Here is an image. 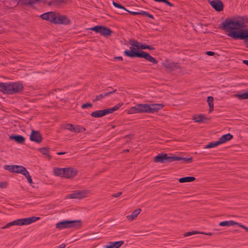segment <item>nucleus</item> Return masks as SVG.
I'll return each mask as SVG.
<instances>
[{
    "instance_id": "obj_1",
    "label": "nucleus",
    "mask_w": 248,
    "mask_h": 248,
    "mask_svg": "<svg viewBox=\"0 0 248 248\" xmlns=\"http://www.w3.org/2000/svg\"><path fill=\"white\" fill-rule=\"evenodd\" d=\"M245 27V22L242 20L226 18L220 25L219 28L228 32V35L232 38L244 40L248 47V30L243 29Z\"/></svg>"
},
{
    "instance_id": "obj_2",
    "label": "nucleus",
    "mask_w": 248,
    "mask_h": 248,
    "mask_svg": "<svg viewBox=\"0 0 248 248\" xmlns=\"http://www.w3.org/2000/svg\"><path fill=\"white\" fill-rule=\"evenodd\" d=\"M134 46H130V50H125L124 51V54L130 58H144L153 64L157 63V61L149 53L141 50L136 49Z\"/></svg>"
},
{
    "instance_id": "obj_3",
    "label": "nucleus",
    "mask_w": 248,
    "mask_h": 248,
    "mask_svg": "<svg viewBox=\"0 0 248 248\" xmlns=\"http://www.w3.org/2000/svg\"><path fill=\"white\" fill-rule=\"evenodd\" d=\"M174 161H183L186 163H190L192 161V157L186 158L174 155H169L166 153H161L155 156L154 159L155 162L161 163H170Z\"/></svg>"
},
{
    "instance_id": "obj_4",
    "label": "nucleus",
    "mask_w": 248,
    "mask_h": 248,
    "mask_svg": "<svg viewBox=\"0 0 248 248\" xmlns=\"http://www.w3.org/2000/svg\"><path fill=\"white\" fill-rule=\"evenodd\" d=\"M123 105V103H119L112 107L105 109L96 110L92 112L91 115L95 118L103 117L109 113H111L114 111L118 110Z\"/></svg>"
},
{
    "instance_id": "obj_5",
    "label": "nucleus",
    "mask_w": 248,
    "mask_h": 248,
    "mask_svg": "<svg viewBox=\"0 0 248 248\" xmlns=\"http://www.w3.org/2000/svg\"><path fill=\"white\" fill-rule=\"evenodd\" d=\"M81 222L78 220H64L58 222L56 225V227L58 229H63L72 227H80Z\"/></svg>"
},
{
    "instance_id": "obj_6",
    "label": "nucleus",
    "mask_w": 248,
    "mask_h": 248,
    "mask_svg": "<svg viewBox=\"0 0 248 248\" xmlns=\"http://www.w3.org/2000/svg\"><path fill=\"white\" fill-rule=\"evenodd\" d=\"M149 104H138L128 109L127 110V113L134 114L143 112L149 113Z\"/></svg>"
},
{
    "instance_id": "obj_7",
    "label": "nucleus",
    "mask_w": 248,
    "mask_h": 248,
    "mask_svg": "<svg viewBox=\"0 0 248 248\" xmlns=\"http://www.w3.org/2000/svg\"><path fill=\"white\" fill-rule=\"evenodd\" d=\"M40 219V217H32L27 218L18 219L14 221L15 225H26L30 224Z\"/></svg>"
},
{
    "instance_id": "obj_8",
    "label": "nucleus",
    "mask_w": 248,
    "mask_h": 248,
    "mask_svg": "<svg viewBox=\"0 0 248 248\" xmlns=\"http://www.w3.org/2000/svg\"><path fill=\"white\" fill-rule=\"evenodd\" d=\"M90 29L97 33H100L104 36H110L112 33V31L109 28L103 26H95Z\"/></svg>"
},
{
    "instance_id": "obj_9",
    "label": "nucleus",
    "mask_w": 248,
    "mask_h": 248,
    "mask_svg": "<svg viewBox=\"0 0 248 248\" xmlns=\"http://www.w3.org/2000/svg\"><path fill=\"white\" fill-rule=\"evenodd\" d=\"M57 16V12H49L42 14L40 17L52 23L56 24Z\"/></svg>"
},
{
    "instance_id": "obj_10",
    "label": "nucleus",
    "mask_w": 248,
    "mask_h": 248,
    "mask_svg": "<svg viewBox=\"0 0 248 248\" xmlns=\"http://www.w3.org/2000/svg\"><path fill=\"white\" fill-rule=\"evenodd\" d=\"M11 94L21 92L23 90L22 84L19 82H10Z\"/></svg>"
},
{
    "instance_id": "obj_11",
    "label": "nucleus",
    "mask_w": 248,
    "mask_h": 248,
    "mask_svg": "<svg viewBox=\"0 0 248 248\" xmlns=\"http://www.w3.org/2000/svg\"><path fill=\"white\" fill-rule=\"evenodd\" d=\"M162 65L170 72L174 71L175 69L180 68V66L178 63L170 62L168 60H166L162 63Z\"/></svg>"
},
{
    "instance_id": "obj_12",
    "label": "nucleus",
    "mask_w": 248,
    "mask_h": 248,
    "mask_svg": "<svg viewBox=\"0 0 248 248\" xmlns=\"http://www.w3.org/2000/svg\"><path fill=\"white\" fill-rule=\"evenodd\" d=\"M78 170L71 167L64 168L63 177L65 178H72L77 175Z\"/></svg>"
},
{
    "instance_id": "obj_13",
    "label": "nucleus",
    "mask_w": 248,
    "mask_h": 248,
    "mask_svg": "<svg viewBox=\"0 0 248 248\" xmlns=\"http://www.w3.org/2000/svg\"><path fill=\"white\" fill-rule=\"evenodd\" d=\"M30 140L36 143H41L43 140V138L39 131L32 130L30 135Z\"/></svg>"
},
{
    "instance_id": "obj_14",
    "label": "nucleus",
    "mask_w": 248,
    "mask_h": 248,
    "mask_svg": "<svg viewBox=\"0 0 248 248\" xmlns=\"http://www.w3.org/2000/svg\"><path fill=\"white\" fill-rule=\"evenodd\" d=\"M70 23L71 20L66 16L61 15L57 13L55 24L69 25Z\"/></svg>"
},
{
    "instance_id": "obj_15",
    "label": "nucleus",
    "mask_w": 248,
    "mask_h": 248,
    "mask_svg": "<svg viewBox=\"0 0 248 248\" xmlns=\"http://www.w3.org/2000/svg\"><path fill=\"white\" fill-rule=\"evenodd\" d=\"M210 5L212 7L217 11L220 12L223 11V3L220 0H214L211 1L210 2Z\"/></svg>"
},
{
    "instance_id": "obj_16",
    "label": "nucleus",
    "mask_w": 248,
    "mask_h": 248,
    "mask_svg": "<svg viewBox=\"0 0 248 248\" xmlns=\"http://www.w3.org/2000/svg\"><path fill=\"white\" fill-rule=\"evenodd\" d=\"M64 128L72 132H80L85 130V128L79 125H74L73 124H66L64 126Z\"/></svg>"
},
{
    "instance_id": "obj_17",
    "label": "nucleus",
    "mask_w": 248,
    "mask_h": 248,
    "mask_svg": "<svg viewBox=\"0 0 248 248\" xmlns=\"http://www.w3.org/2000/svg\"><path fill=\"white\" fill-rule=\"evenodd\" d=\"M87 193L86 191H79L69 194L67 198L70 199H81L85 197Z\"/></svg>"
},
{
    "instance_id": "obj_18",
    "label": "nucleus",
    "mask_w": 248,
    "mask_h": 248,
    "mask_svg": "<svg viewBox=\"0 0 248 248\" xmlns=\"http://www.w3.org/2000/svg\"><path fill=\"white\" fill-rule=\"evenodd\" d=\"M45 0H20V4L24 6L30 5L31 6L37 3H40L42 2L45 3Z\"/></svg>"
},
{
    "instance_id": "obj_19",
    "label": "nucleus",
    "mask_w": 248,
    "mask_h": 248,
    "mask_svg": "<svg viewBox=\"0 0 248 248\" xmlns=\"http://www.w3.org/2000/svg\"><path fill=\"white\" fill-rule=\"evenodd\" d=\"M164 105L162 104H149V113H154L158 112L159 110L161 109Z\"/></svg>"
},
{
    "instance_id": "obj_20",
    "label": "nucleus",
    "mask_w": 248,
    "mask_h": 248,
    "mask_svg": "<svg viewBox=\"0 0 248 248\" xmlns=\"http://www.w3.org/2000/svg\"><path fill=\"white\" fill-rule=\"evenodd\" d=\"M0 92L7 94H11L10 84L9 83H0Z\"/></svg>"
},
{
    "instance_id": "obj_21",
    "label": "nucleus",
    "mask_w": 248,
    "mask_h": 248,
    "mask_svg": "<svg viewBox=\"0 0 248 248\" xmlns=\"http://www.w3.org/2000/svg\"><path fill=\"white\" fill-rule=\"evenodd\" d=\"M210 119L209 118L205 117V115L203 114H200L197 117H194L192 118V120H194L195 122L199 123H205L209 121Z\"/></svg>"
},
{
    "instance_id": "obj_22",
    "label": "nucleus",
    "mask_w": 248,
    "mask_h": 248,
    "mask_svg": "<svg viewBox=\"0 0 248 248\" xmlns=\"http://www.w3.org/2000/svg\"><path fill=\"white\" fill-rule=\"evenodd\" d=\"M10 140H14L17 143L19 144H22L25 140V138L21 135H12L9 137Z\"/></svg>"
},
{
    "instance_id": "obj_23",
    "label": "nucleus",
    "mask_w": 248,
    "mask_h": 248,
    "mask_svg": "<svg viewBox=\"0 0 248 248\" xmlns=\"http://www.w3.org/2000/svg\"><path fill=\"white\" fill-rule=\"evenodd\" d=\"M124 244V241L116 242H109L108 245L106 246V248H119Z\"/></svg>"
},
{
    "instance_id": "obj_24",
    "label": "nucleus",
    "mask_w": 248,
    "mask_h": 248,
    "mask_svg": "<svg viewBox=\"0 0 248 248\" xmlns=\"http://www.w3.org/2000/svg\"><path fill=\"white\" fill-rule=\"evenodd\" d=\"M116 91H117V90L115 89V90H114L111 91H108V92L105 93L104 94H99L98 95H96V96H95V98L93 100V102H95L96 101L100 100L101 99H102L103 98H104V97H105L106 96H108L109 95L115 93Z\"/></svg>"
},
{
    "instance_id": "obj_25",
    "label": "nucleus",
    "mask_w": 248,
    "mask_h": 248,
    "mask_svg": "<svg viewBox=\"0 0 248 248\" xmlns=\"http://www.w3.org/2000/svg\"><path fill=\"white\" fill-rule=\"evenodd\" d=\"M233 138V136L230 134H226L221 136L218 140L220 144L225 143L228 141L231 140Z\"/></svg>"
},
{
    "instance_id": "obj_26",
    "label": "nucleus",
    "mask_w": 248,
    "mask_h": 248,
    "mask_svg": "<svg viewBox=\"0 0 248 248\" xmlns=\"http://www.w3.org/2000/svg\"><path fill=\"white\" fill-rule=\"evenodd\" d=\"M141 211V209L140 208H138L137 209L135 210L131 215H127L126 217V218L130 221L133 220L137 216L140 214Z\"/></svg>"
},
{
    "instance_id": "obj_27",
    "label": "nucleus",
    "mask_w": 248,
    "mask_h": 248,
    "mask_svg": "<svg viewBox=\"0 0 248 248\" xmlns=\"http://www.w3.org/2000/svg\"><path fill=\"white\" fill-rule=\"evenodd\" d=\"M196 178L193 176H187L182 177L179 179V182L181 183L190 182L195 181Z\"/></svg>"
},
{
    "instance_id": "obj_28",
    "label": "nucleus",
    "mask_w": 248,
    "mask_h": 248,
    "mask_svg": "<svg viewBox=\"0 0 248 248\" xmlns=\"http://www.w3.org/2000/svg\"><path fill=\"white\" fill-rule=\"evenodd\" d=\"M237 222L233 220L224 221L220 222L219 223L220 226H231L234 225H236Z\"/></svg>"
},
{
    "instance_id": "obj_29",
    "label": "nucleus",
    "mask_w": 248,
    "mask_h": 248,
    "mask_svg": "<svg viewBox=\"0 0 248 248\" xmlns=\"http://www.w3.org/2000/svg\"><path fill=\"white\" fill-rule=\"evenodd\" d=\"M207 101L208 102L209 107V112H212L214 109V98L212 96H208L207 97Z\"/></svg>"
},
{
    "instance_id": "obj_30",
    "label": "nucleus",
    "mask_w": 248,
    "mask_h": 248,
    "mask_svg": "<svg viewBox=\"0 0 248 248\" xmlns=\"http://www.w3.org/2000/svg\"><path fill=\"white\" fill-rule=\"evenodd\" d=\"M64 168H55L54 170V174L56 176L63 177Z\"/></svg>"
},
{
    "instance_id": "obj_31",
    "label": "nucleus",
    "mask_w": 248,
    "mask_h": 248,
    "mask_svg": "<svg viewBox=\"0 0 248 248\" xmlns=\"http://www.w3.org/2000/svg\"><path fill=\"white\" fill-rule=\"evenodd\" d=\"M50 148L49 147H43L39 149V151L43 155H47L49 159H50L51 156L49 155V151Z\"/></svg>"
},
{
    "instance_id": "obj_32",
    "label": "nucleus",
    "mask_w": 248,
    "mask_h": 248,
    "mask_svg": "<svg viewBox=\"0 0 248 248\" xmlns=\"http://www.w3.org/2000/svg\"><path fill=\"white\" fill-rule=\"evenodd\" d=\"M235 97H237L239 99H248V91L239 94H236L234 95Z\"/></svg>"
},
{
    "instance_id": "obj_33",
    "label": "nucleus",
    "mask_w": 248,
    "mask_h": 248,
    "mask_svg": "<svg viewBox=\"0 0 248 248\" xmlns=\"http://www.w3.org/2000/svg\"><path fill=\"white\" fill-rule=\"evenodd\" d=\"M220 144H221L219 142V140H217L215 142H212L209 143L208 144L206 145L204 147V149L214 148V147H215Z\"/></svg>"
},
{
    "instance_id": "obj_34",
    "label": "nucleus",
    "mask_w": 248,
    "mask_h": 248,
    "mask_svg": "<svg viewBox=\"0 0 248 248\" xmlns=\"http://www.w3.org/2000/svg\"><path fill=\"white\" fill-rule=\"evenodd\" d=\"M16 165H4V169L6 170H8L11 172L15 173Z\"/></svg>"
},
{
    "instance_id": "obj_35",
    "label": "nucleus",
    "mask_w": 248,
    "mask_h": 248,
    "mask_svg": "<svg viewBox=\"0 0 248 248\" xmlns=\"http://www.w3.org/2000/svg\"><path fill=\"white\" fill-rule=\"evenodd\" d=\"M112 4L114 7H115L116 8H118L121 9L123 11H128V10H127L124 6H123L122 5H121L120 3H118L115 1H113Z\"/></svg>"
},
{
    "instance_id": "obj_36",
    "label": "nucleus",
    "mask_w": 248,
    "mask_h": 248,
    "mask_svg": "<svg viewBox=\"0 0 248 248\" xmlns=\"http://www.w3.org/2000/svg\"><path fill=\"white\" fill-rule=\"evenodd\" d=\"M15 167V173H20L21 174L22 173L24 168H25L23 166L19 165H16Z\"/></svg>"
},
{
    "instance_id": "obj_37",
    "label": "nucleus",
    "mask_w": 248,
    "mask_h": 248,
    "mask_svg": "<svg viewBox=\"0 0 248 248\" xmlns=\"http://www.w3.org/2000/svg\"><path fill=\"white\" fill-rule=\"evenodd\" d=\"M140 48L142 49H148L149 50H154L155 49L154 47L151 46H149L145 44H141L140 46Z\"/></svg>"
},
{
    "instance_id": "obj_38",
    "label": "nucleus",
    "mask_w": 248,
    "mask_h": 248,
    "mask_svg": "<svg viewBox=\"0 0 248 248\" xmlns=\"http://www.w3.org/2000/svg\"><path fill=\"white\" fill-rule=\"evenodd\" d=\"M199 233H200V232H197V231L188 232H185L184 234V236L186 237V236H190L193 234H199Z\"/></svg>"
},
{
    "instance_id": "obj_39",
    "label": "nucleus",
    "mask_w": 248,
    "mask_h": 248,
    "mask_svg": "<svg viewBox=\"0 0 248 248\" xmlns=\"http://www.w3.org/2000/svg\"><path fill=\"white\" fill-rule=\"evenodd\" d=\"M130 42H131V44L133 46H134L137 47L138 49L140 48V43L138 41H137L135 40H131Z\"/></svg>"
},
{
    "instance_id": "obj_40",
    "label": "nucleus",
    "mask_w": 248,
    "mask_h": 248,
    "mask_svg": "<svg viewBox=\"0 0 248 248\" xmlns=\"http://www.w3.org/2000/svg\"><path fill=\"white\" fill-rule=\"evenodd\" d=\"M157 2H164L166 3L167 5H169L170 7L174 6V5L172 3L169 1L168 0H158Z\"/></svg>"
},
{
    "instance_id": "obj_41",
    "label": "nucleus",
    "mask_w": 248,
    "mask_h": 248,
    "mask_svg": "<svg viewBox=\"0 0 248 248\" xmlns=\"http://www.w3.org/2000/svg\"><path fill=\"white\" fill-rule=\"evenodd\" d=\"M142 15L148 16L152 19H154V17L153 15H151L150 14L146 11H142Z\"/></svg>"
},
{
    "instance_id": "obj_42",
    "label": "nucleus",
    "mask_w": 248,
    "mask_h": 248,
    "mask_svg": "<svg viewBox=\"0 0 248 248\" xmlns=\"http://www.w3.org/2000/svg\"><path fill=\"white\" fill-rule=\"evenodd\" d=\"M12 225H14V221L7 223L6 225H5L3 227H2L1 228V229H7V228L10 227V226H11Z\"/></svg>"
},
{
    "instance_id": "obj_43",
    "label": "nucleus",
    "mask_w": 248,
    "mask_h": 248,
    "mask_svg": "<svg viewBox=\"0 0 248 248\" xmlns=\"http://www.w3.org/2000/svg\"><path fill=\"white\" fill-rule=\"evenodd\" d=\"M92 106H93V105L91 103H85V104H83L81 106V108H86L87 107L91 108V107H92Z\"/></svg>"
},
{
    "instance_id": "obj_44",
    "label": "nucleus",
    "mask_w": 248,
    "mask_h": 248,
    "mask_svg": "<svg viewBox=\"0 0 248 248\" xmlns=\"http://www.w3.org/2000/svg\"><path fill=\"white\" fill-rule=\"evenodd\" d=\"M22 174H23V175H24L26 178V177H29V176H30V174L29 173V172H28V171L27 170V169L25 168H24V170L22 173Z\"/></svg>"
},
{
    "instance_id": "obj_45",
    "label": "nucleus",
    "mask_w": 248,
    "mask_h": 248,
    "mask_svg": "<svg viewBox=\"0 0 248 248\" xmlns=\"http://www.w3.org/2000/svg\"><path fill=\"white\" fill-rule=\"evenodd\" d=\"M142 11H141L138 12H131V11H129L128 10V11H127V12L129 13L132 15L136 16V15H142Z\"/></svg>"
},
{
    "instance_id": "obj_46",
    "label": "nucleus",
    "mask_w": 248,
    "mask_h": 248,
    "mask_svg": "<svg viewBox=\"0 0 248 248\" xmlns=\"http://www.w3.org/2000/svg\"><path fill=\"white\" fill-rule=\"evenodd\" d=\"M236 225L245 229L246 232H248V228L247 227L245 226V225H242V224L238 223V222H237Z\"/></svg>"
},
{
    "instance_id": "obj_47",
    "label": "nucleus",
    "mask_w": 248,
    "mask_h": 248,
    "mask_svg": "<svg viewBox=\"0 0 248 248\" xmlns=\"http://www.w3.org/2000/svg\"><path fill=\"white\" fill-rule=\"evenodd\" d=\"M63 2V0H54L53 1L54 5H58Z\"/></svg>"
},
{
    "instance_id": "obj_48",
    "label": "nucleus",
    "mask_w": 248,
    "mask_h": 248,
    "mask_svg": "<svg viewBox=\"0 0 248 248\" xmlns=\"http://www.w3.org/2000/svg\"><path fill=\"white\" fill-rule=\"evenodd\" d=\"M7 186V184L6 182H1L0 183V187L3 188H6Z\"/></svg>"
},
{
    "instance_id": "obj_49",
    "label": "nucleus",
    "mask_w": 248,
    "mask_h": 248,
    "mask_svg": "<svg viewBox=\"0 0 248 248\" xmlns=\"http://www.w3.org/2000/svg\"><path fill=\"white\" fill-rule=\"evenodd\" d=\"M122 193L121 192H118L117 193H115L112 195V197L117 198L122 195Z\"/></svg>"
},
{
    "instance_id": "obj_50",
    "label": "nucleus",
    "mask_w": 248,
    "mask_h": 248,
    "mask_svg": "<svg viewBox=\"0 0 248 248\" xmlns=\"http://www.w3.org/2000/svg\"><path fill=\"white\" fill-rule=\"evenodd\" d=\"M206 54L208 56H213L215 55V52L213 51H207Z\"/></svg>"
},
{
    "instance_id": "obj_51",
    "label": "nucleus",
    "mask_w": 248,
    "mask_h": 248,
    "mask_svg": "<svg viewBox=\"0 0 248 248\" xmlns=\"http://www.w3.org/2000/svg\"><path fill=\"white\" fill-rule=\"evenodd\" d=\"M26 178L27 179L28 181L30 184H32L33 182L31 175L29 176V177H26Z\"/></svg>"
},
{
    "instance_id": "obj_52",
    "label": "nucleus",
    "mask_w": 248,
    "mask_h": 248,
    "mask_svg": "<svg viewBox=\"0 0 248 248\" xmlns=\"http://www.w3.org/2000/svg\"><path fill=\"white\" fill-rule=\"evenodd\" d=\"M114 59L118 60H120V61H122L123 60V58L121 56L116 57L114 58Z\"/></svg>"
},
{
    "instance_id": "obj_53",
    "label": "nucleus",
    "mask_w": 248,
    "mask_h": 248,
    "mask_svg": "<svg viewBox=\"0 0 248 248\" xmlns=\"http://www.w3.org/2000/svg\"><path fill=\"white\" fill-rule=\"evenodd\" d=\"M124 11H123V10H122L121 9H120V10H119V12L118 13L119 14L123 15V14H124Z\"/></svg>"
},
{
    "instance_id": "obj_54",
    "label": "nucleus",
    "mask_w": 248,
    "mask_h": 248,
    "mask_svg": "<svg viewBox=\"0 0 248 248\" xmlns=\"http://www.w3.org/2000/svg\"><path fill=\"white\" fill-rule=\"evenodd\" d=\"M65 248V245L64 244H62L59 246V247L58 248Z\"/></svg>"
},
{
    "instance_id": "obj_55",
    "label": "nucleus",
    "mask_w": 248,
    "mask_h": 248,
    "mask_svg": "<svg viewBox=\"0 0 248 248\" xmlns=\"http://www.w3.org/2000/svg\"><path fill=\"white\" fill-rule=\"evenodd\" d=\"M243 63L248 66V60H243Z\"/></svg>"
},
{
    "instance_id": "obj_56",
    "label": "nucleus",
    "mask_w": 248,
    "mask_h": 248,
    "mask_svg": "<svg viewBox=\"0 0 248 248\" xmlns=\"http://www.w3.org/2000/svg\"><path fill=\"white\" fill-rule=\"evenodd\" d=\"M65 154V152H58L57 153V154L58 155H64Z\"/></svg>"
},
{
    "instance_id": "obj_57",
    "label": "nucleus",
    "mask_w": 248,
    "mask_h": 248,
    "mask_svg": "<svg viewBox=\"0 0 248 248\" xmlns=\"http://www.w3.org/2000/svg\"><path fill=\"white\" fill-rule=\"evenodd\" d=\"M98 235H99V233H98V232H96V233H95V235H93V236H91V238H93V237H94L98 236Z\"/></svg>"
},
{
    "instance_id": "obj_58",
    "label": "nucleus",
    "mask_w": 248,
    "mask_h": 248,
    "mask_svg": "<svg viewBox=\"0 0 248 248\" xmlns=\"http://www.w3.org/2000/svg\"><path fill=\"white\" fill-rule=\"evenodd\" d=\"M200 233L204 234V233H203V232H200ZM205 234H206L207 235H212V233L209 232V233H205Z\"/></svg>"
},
{
    "instance_id": "obj_59",
    "label": "nucleus",
    "mask_w": 248,
    "mask_h": 248,
    "mask_svg": "<svg viewBox=\"0 0 248 248\" xmlns=\"http://www.w3.org/2000/svg\"><path fill=\"white\" fill-rule=\"evenodd\" d=\"M51 4H53V1H52V2H49L48 3V5H51Z\"/></svg>"
},
{
    "instance_id": "obj_60",
    "label": "nucleus",
    "mask_w": 248,
    "mask_h": 248,
    "mask_svg": "<svg viewBox=\"0 0 248 248\" xmlns=\"http://www.w3.org/2000/svg\"><path fill=\"white\" fill-rule=\"evenodd\" d=\"M124 152H129V150L128 149H126V150H124Z\"/></svg>"
},
{
    "instance_id": "obj_61",
    "label": "nucleus",
    "mask_w": 248,
    "mask_h": 248,
    "mask_svg": "<svg viewBox=\"0 0 248 248\" xmlns=\"http://www.w3.org/2000/svg\"><path fill=\"white\" fill-rule=\"evenodd\" d=\"M234 232H238V230H234Z\"/></svg>"
},
{
    "instance_id": "obj_62",
    "label": "nucleus",
    "mask_w": 248,
    "mask_h": 248,
    "mask_svg": "<svg viewBox=\"0 0 248 248\" xmlns=\"http://www.w3.org/2000/svg\"><path fill=\"white\" fill-rule=\"evenodd\" d=\"M111 87H108L107 88V90L108 91V89L110 88Z\"/></svg>"
},
{
    "instance_id": "obj_63",
    "label": "nucleus",
    "mask_w": 248,
    "mask_h": 248,
    "mask_svg": "<svg viewBox=\"0 0 248 248\" xmlns=\"http://www.w3.org/2000/svg\"><path fill=\"white\" fill-rule=\"evenodd\" d=\"M155 1L157 2L158 0H154Z\"/></svg>"
},
{
    "instance_id": "obj_64",
    "label": "nucleus",
    "mask_w": 248,
    "mask_h": 248,
    "mask_svg": "<svg viewBox=\"0 0 248 248\" xmlns=\"http://www.w3.org/2000/svg\"><path fill=\"white\" fill-rule=\"evenodd\" d=\"M105 248H106V246H105Z\"/></svg>"
}]
</instances>
